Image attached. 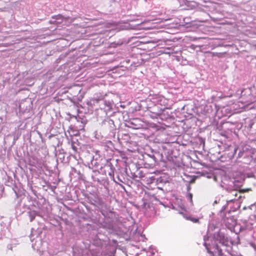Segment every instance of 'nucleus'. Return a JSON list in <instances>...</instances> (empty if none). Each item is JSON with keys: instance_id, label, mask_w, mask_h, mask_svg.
I'll return each mask as SVG.
<instances>
[{"instance_id": "nucleus-2", "label": "nucleus", "mask_w": 256, "mask_h": 256, "mask_svg": "<svg viewBox=\"0 0 256 256\" xmlns=\"http://www.w3.org/2000/svg\"><path fill=\"white\" fill-rule=\"evenodd\" d=\"M38 163V158L35 157H32V159H30L28 160V164L31 166H36Z\"/></svg>"}, {"instance_id": "nucleus-7", "label": "nucleus", "mask_w": 256, "mask_h": 256, "mask_svg": "<svg viewBox=\"0 0 256 256\" xmlns=\"http://www.w3.org/2000/svg\"><path fill=\"white\" fill-rule=\"evenodd\" d=\"M244 192V190H240L239 191V192H235V193L234 194V195L236 197H237V196H238V193H240V192Z\"/></svg>"}, {"instance_id": "nucleus-14", "label": "nucleus", "mask_w": 256, "mask_h": 256, "mask_svg": "<svg viewBox=\"0 0 256 256\" xmlns=\"http://www.w3.org/2000/svg\"><path fill=\"white\" fill-rule=\"evenodd\" d=\"M166 49L170 50V48H166Z\"/></svg>"}, {"instance_id": "nucleus-5", "label": "nucleus", "mask_w": 256, "mask_h": 256, "mask_svg": "<svg viewBox=\"0 0 256 256\" xmlns=\"http://www.w3.org/2000/svg\"><path fill=\"white\" fill-rule=\"evenodd\" d=\"M187 220H190L194 223H198L199 222V219L197 218H192L190 216L186 218Z\"/></svg>"}, {"instance_id": "nucleus-8", "label": "nucleus", "mask_w": 256, "mask_h": 256, "mask_svg": "<svg viewBox=\"0 0 256 256\" xmlns=\"http://www.w3.org/2000/svg\"><path fill=\"white\" fill-rule=\"evenodd\" d=\"M206 249H207L208 252L209 254H212V255H214V253H213V252H212V251H210L208 248H206Z\"/></svg>"}, {"instance_id": "nucleus-1", "label": "nucleus", "mask_w": 256, "mask_h": 256, "mask_svg": "<svg viewBox=\"0 0 256 256\" xmlns=\"http://www.w3.org/2000/svg\"><path fill=\"white\" fill-rule=\"evenodd\" d=\"M218 238L220 243L223 246H229V243H231V242H230L229 238L227 236H225L224 234H219Z\"/></svg>"}, {"instance_id": "nucleus-13", "label": "nucleus", "mask_w": 256, "mask_h": 256, "mask_svg": "<svg viewBox=\"0 0 256 256\" xmlns=\"http://www.w3.org/2000/svg\"><path fill=\"white\" fill-rule=\"evenodd\" d=\"M234 200H236V198H234V199H232V200H230V201H233Z\"/></svg>"}, {"instance_id": "nucleus-6", "label": "nucleus", "mask_w": 256, "mask_h": 256, "mask_svg": "<svg viewBox=\"0 0 256 256\" xmlns=\"http://www.w3.org/2000/svg\"><path fill=\"white\" fill-rule=\"evenodd\" d=\"M186 198L191 203L192 202V193H188Z\"/></svg>"}, {"instance_id": "nucleus-3", "label": "nucleus", "mask_w": 256, "mask_h": 256, "mask_svg": "<svg viewBox=\"0 0 256 256\" xmlns=\"http://www.w3.org/2000/svg\"><path fill=\"white\" fill-rule=\"evenodd\" d=\"M216 248L218 250V256H222L224 255L222 250L219 247L218 244L215 246Z\"/></svg>"}, {"instance_id": "nucleus-10", "label": "nucleus", "mask_w": 256, "mask_h": 256, "mask_svg": "<svg viewBox=\"0 0 256 256\" xmlns=\"http://www.w3.org/2000/svg\"><path fill=\"white\" fill-rule=\"evenodd\" d=\"M57 16H58L57 19H58L59 18H61L62 17V16L61 15H58Z\"/></svg>"}, {"instance_id": "nucleus-12", "label": "nucleus", "mask_w": 256, "mask_h": 256, "mask_svg": "<svg viewBox=\"0 0 256 256\" xmlns=\"http://www.w3.org/2000/svg\"><path fill=\"white\" fill-rule=\"evenodd\" d=\"M241 197H242V196H238V199H240V198H241Z\"/></svg>"}, {"instance_id": "nucleus-11", "label": "nucleus", "mask_w": 256, "mask_h": 256, "mask_svg": "<svg viewBox=\"0 0 256 256\" xmlns=\"http://www.w3.org/2000/svg\"><path fill=\"white\" fill-rule=\"evenodd\" d=\"M162 54H170V52H162Z\"/></svg>"}, {"instance_id": "nucleus-4", "label": "nucleus", "mask_w": 256, "mask_h": 256, "mask_svg": "<svg viewBox=\"0 0 256 256\" xmlns=\"http://www.w3.org/2000/svg\"><path fill=\"white\" fill-rule=\"evenodd\" d=\"M216 248L218 250V256H222L224 255L222 250L219 247L218 244L215 246Z\"/></svg>"}, {"instance_id": "nucleus-9", "label": "nucleus", "mask_w": 256, "mask_h": 256, "mask_svg": "<svg viewBox=\"0 0 256 256\" xmlns=\"http://www.w3.org/2000/svg\"><path fill=\"white\" fill-rule=\"evenodd\" d=\"M34 218V216H32L30 221H32Z\"/></svg>"}]
</instances>
